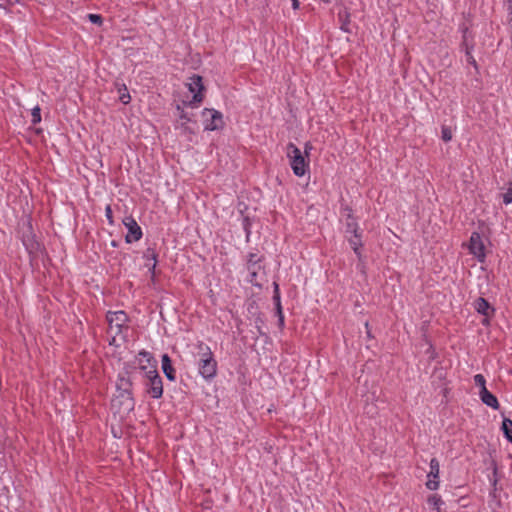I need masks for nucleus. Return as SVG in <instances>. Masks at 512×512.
Returning <instances> with one entry per match:
<instances>
[{
  "label": "nucleus",
  "mask_w": 512,
  "mask_h": 512,
  "mask_svg": "<svg viewBox=\"0 0 512 512\" xmlns=\"http://www.w3.org/2000/svg\"><path fill=\"white\" fill-rule=\"evenodd\" d=\"M203 118L205 122V129L216 130L223 125L222 114L213 109H205L203 111Z\"/></svg>",
  "instance_id": "nucleus-7"
},
{
  "label": "nucleus",
  "mask_w": 512,
  "mask_h": 512,
  "mask_svg": "<svg viewBox=\"0 0 512 512\" xmlns=\"http://www.w3.org/2000/svg\"><path fill=\"white\" fill-rule=\"evenodd\" d=\"M348 241L355 254L360 258V247H362L363 245L361 241V236L358 233L353 234V237L348 238Z\"/></svg>",
  "instance_id": "nucleus-17"
},
{
  "label": "nucleus",
  "mask_w": 512,
  "mask_h": 512,
  "mask_svg": "<svg viewBox=\"0 0 512 512\" xmlns=\"http://www.w3.org/2000/svg\"><path fill=\"white\" fill-rule=\"evenodd\" d=\"M124 92H121V89H119V92H120V96H119V100L123 103V104H128L130 102V95L129 93L127 92V89L126 87L124 86Z\"/></svg>",
  "instance_id": "nucleus-26"
},
{
  "label": "nucleus",
  "mask_w": 512,
  "mask_h": 512,
  "mask_svg": "<svg viewBox=\"0 0 512 512\" xmlns=\"http://www.w3.org/2000/svg\"><path fill=\"white\" fill-rule=\"evenodd\" d=\"M475 309L478 313L489 316L490 305L484 298H478L474 304Z\"/></svg>",
  "instance_id": "nucleus-16"
},
{
  "label": "nucleus",
  "mask_w": 512,
  "mask_h": 512,
  "mask_svg": "<svg viewBox=\"0 0 512 512\" xmlns=\"http://www.w3.org/2000/svg\"><path fill=\"white\" fill-rule=\"evenodd\" d=\"M292 1V6L294 9H297L299 7V1L298 0H291Z\"/></svg>",
  "instance_id": "nucleus-32"
},
{
  "label": "nucleus",
  "mask_w": 512,
  "mask_h": 512,
  "mask_svg": "<svg viewBox=\"0 0 512 512\" xmlns=\"http://www.w3.org/2000/svg\"><path fill=\"white\" fill-rule=\"evenodd\" d=\"M366 413L369 414L370 416H373L374 414H376V409L374 407H366Z\"/></svg>",
  "instance_id": "nucleus-30"
},
{
  "label": "nucleus",
  "mask_w": 512,
  "mask_h": 512,
  "mask_svg": "<svg viewBox=\"0 0 512 512\" xmlns=\"http://www.w3.org/2000/svg\"><path fill=\"white\" fill-rule=\"evenodd\" d=\"M346 232L351 234L358 233V224L354 221L351 215L348 216V221L346 223Z\"/></svg>",
  "instance_id": "nucleus-21"
},
{
  "label": "nucleus",
  "mask_w": 512,
  "mask_h": 512,
  "mask_svg": "<svg viewBox=\"0 0 512 512\" xmlns=\"http://www.w3.org/2000/svg\"><path fill=\"white\" fill-rule=\"evenodd\" d=\"M105 212H106V217L108 218L109 222L112 223V209L111 207L108 205L105 209Z\"/></svg>",
  "instance_id": "nucleus-29"
},
{
  "label": "nucleus",
  "mask_w": 512,
  "mask_h": 512,
  "mask_svg": "<svg viewBox=\"0 0 512 512\" xmlns=\"http://www.w3.org/2000/svg\"><path fill=\"white\" fill-rule=\"evenodd\" d=\"M144 257L147 260L146 266L149 270L154 271L157 263V255L155 251L151 248H148L144 253Z\"/></svg>",
  "instance_id": "nucleus-15"
},
{
  "label": "nucleus",
  "mask_w": 512,
  "mask_h": 512,
  "mask_svg": "<svg viewBox=\"0 0 512 512\" xmlns=\"http://www.w3.org/2000/svg\"><path fill=\"white\" fill-rule=\"evenodd\" d=\"M191 121V117L187 114H185L183 111H181V114L179 115V123L182 128L185 130L192 131L190 127L187 126V124Z\"/></svg>",
  "instance_id": "nucleus-22"
},
{
  "label": "nucleus",
  "mask_w": 512,
  "mask_h": 512,
  "mask_svg": "<svg viewBox=\"0 0 512 512\" xmlns=\"http://www.w3.org/2000/svg\"><path fill=\"white\" fill-rule=\"evenodd\" d=\"M161 362H162V370H163L165 376L170 381H174L175 378H176V376H175V369L172 366L170 357L167 354H164L162 356Z\"/></svg>",
  "instance_id": "nucleus-13"
},
{
  "label": "nucleus",
  "mask_w": 512,
  "mask_h": 512,
  "mask_svg": "<svg viewBox=\"0 0 512 512\" xmlns=\"http://www.w3.org/2000/svg\"><path fill=\"white\" fill-rule=\"evenodd\" d=\"M124 225L128 229V233L125 237L126 242L131 243L133 241H138L142 237V230L132 217L126 218L124 220Z\"/></svg>",
  "instance_id": "nucleus-9"
},
{
  "label": "nucleus",
  "mask_w": 512,
  "mask_h": 512,
  "mask_svg": "<svg viewBox=\"0 0 512 512\" xmlns=\"http://www.w3.org/2000/svg\"><path fill=\"white\" fill-rule=\"evenodd\" d=\"M87 18L93 24H97V25H101L102 24V17H101V15H98V14H88Z\"/></svg>",
  "instance_id": "nucleus-27"
},
{
  "label": "nucleus",
  "mask_w": 512,
  "mask_h": 512,
  "mask_svg": "<svg viewBox=\"0 0 512 512\" xmlns=\"http://www.w3.org/2000/svg\"><path fill=\"white\" fill-rule=\"evenodd\" d=\"M107 321L111 334L110 344L118 346V337L121 336L123 329H128L126 326L128 317L124 311L108 312Z\"/></svg>",
  "instance_id": "nucleus-2"
},
{
  "label": "nucleus",
  "mask_w": 512,
  "mask_h": 512,
  "mask_svg": "<svg viewBox=\"0 0 512 512\" xmlns=\"http://www.w3.org/2000/svg\"><path fill=\"white\" fill-rule=\"evenodd\" d=\"M311 149H312V145H311V143L307 142V143L305 144V151H304V153H305V155H306V156L309 154V151H310Z\"/></svg>",
  "instance_id": "nucleus-31"
},
{
  "label": "nucleus",
  "mask_w": 512,
  "mask_h": 512,
  "mask_svg": "<svg viewBox=\"0 0 512 512\" xmlns=\"http://www.w3.org/2000/svg\"><path fill=\"white\" fill-rule=\"evenodd\" d=\"M31 116L33 124L39 123L41 121L40 108L38 106L32 109Z\"/></svg>",
  "instance_id": "nucleus-24"
},
{
  "label": "nucleus",
  "mask_w": 512,
  "mask_h": 512,
  "mask_svg": "<svg viewBox=\"0 0 512 512\" xmlns=\"http://www.w3.org/2000/svg\"><path fill=\"white\" fill-rule=\"evenodd\" d=\"M275 285V294H274V301L276 303V308H277V313L279 315V323L280 325H283V322H284V317L282 315V311H281V304H280V295H279V290H278V284L274 283Z\"/></svg>",
  "instance_id": "nucleus-18"
},
{
  "label": "nucleus",
  "mask_w": 512,
  "mask_h": 512,
  "mask_svg": "<svg viewBox=\"0 0 512 512\" xmlns=\"http://www.w3.org/2000/svg\"><path fill=\"white\" fill-rule=\"evenodd\" d=\"M427 502L435 512H441V505L443 504V501L439 496L431 495Z\"/></svg>",
  "instance_id": "nucleus-20"
},
{
  "label": "nucleus",
  "mask_w": 512,
  "mask_h": 512,
  "mask_svg": "<svg viewBox=\"0 0 512 512\" xmlns=\"http://www.w3.org/2000/svg\"><path fill=\"white\" fill-rule=\"evenodd\" d=\"M130 382L128 379L120 378L118 383L119 394L112 400V406L123 410V412H129L134 408V401L130 391Z\"/></svg>",
  "instance_id": "nucleus-3"
},
{
  "label": "nucleus",
  "mask_w": 512,
  "mask_h": 512,
  "mask_svg": "<svg viewBox=\"0 0 512 512\" xmlns=\"http://www.w3.org/2000/svg\"><path fill=\"white\" fill-rule=\"evenodd\" d=\"M135 362L138 364L139 369L144 373V377H146V371L150 370L151 368L156 369V361L153 359L149 352H139Z\"/></svg>",
  "instance_id": "nucleus-10"
},
{
  "label": "nucleus",
  "mask_w": 512,
  "mask_h": 512,
  "mask_svg": "<svg viewBox=\"0 0 512 512\" xmlns=\"http://www.w3.org/2000/svg\"><path fill=\"white\" fill-rule=\"evenodd\" d=\"M441 134V138L445 142H448L452 139V130L447 126H442Z\"/></svg>",
  "instance_id": "nucleus-23"
},
{
  "label": "nucleus",
  "mask_w": 512,
  "mask_h": 512,
  "mask_svg": "<svg viewBox=\"0 0 512 512\" xmlns=\"http://www.w3.org/2000/svg\"><path fill=\"white\" fill-rule=\"evenodd\" d=\"M502 430L507 440L512 443V420L505 418L502 422Z\"/></svg>",
  "instance_id": "nucleus-19"
},
{
  "label": "nucleus",
  "mask_w": 512,
  "mask_h": 512,
  "mask_svg": "<svg viewBox=\"0 0 512 512\" xmlns=\"http://www.w3.org/2000/svg\"><path fill=\"white\" fill-rule=\"evenodd\" d=\"M479 396H480L482 402L484 404H486L487 406H489L493 409L499 408V403H498L497 398L492 393H490L487 389H481L479 391Z\"/></svg>",
  "instance_id": "nucleus-12"
},
{
  "label": "nucleus",
  "mask_w": 512,
  "mask_h": 512,
  "mask_svg": "<svg viewBox=\"0 0 512 512\" xmlns=\"http://www.w3.org/2000/svg\"><path fill=\"white\" fill-rule=\"evenodd\" d=\"M186 86L188 90L193 94V98L189 102V105L198 104L202 102L204 98V85L202 83V77L198 75H193L188 79Z\"/></svg>",
  "instance_id": "nucleus-6"
},
{
  "label": "nucleus",
  "mask_w": 512,
  "mask_h": 512,
  "mask_svg": "<svg viewBox=\"0 0 512 512\" xmlns=\"http://www.w3.org/2000/svg\"><path fill=\"white\" fill-rule=\"evenodd\" d=\"M195 357L198 358L199 373L205 379H211L216 375L217 363L208 345L200 342L196 346Z\"/></svg>",
  "instance_id": "nucleus-1"
},
{
  "label": "nucleus",
  "mask_w": 512,
  "mask_h": 512,
  "mask_svg": "<svg viewBox=\"0 0 512 512\" xmlns=\"http://www.w3.org/2000/svg\"><path fill=\"white\" fill-rule=\"evenodd\" d=\"M439 476V462L437 459L433 458L430 461V471L428 477H433V479H429L426 483V486L430 490H436L439 486V482L436 480Z\"/></svg>",
  "instance_id": "nucleus-11"
},
{
  "label": "nucleus",
  "mask_w": 512,
  "mask_h": 512,
  "mask_svg": "<svg viewBox=\"0 0 512 512\" xmlns=\"http://www.w3.org/2000/svg\"><path fill=\"white\" fill-rule=\"evenodd\" d=\"M287 157L290 160V166L296 176H303L308 168V162L298 147L289 143L286 148Z\"/></svg>",
  "instance_id": "nucleus-4"
},
{
  "label": "nucleus",
  "mask_w": 512,
  "mask_h": 512,
  "mask_svg": "<svg viewBox=\"0 0 512 512\" xmlns=\"http://www.w3.org/2000/svg\"><path fill=\"white\" fill-rule=\"evenodd\" d=\"M503 202L505 204L512 203V183L510 184V187L508 188L507 192L503 194Z\"/></svg>",
  "instance_id": "nucleus-28"
},
{
  "label": "nucleus",
  "mask_w": 512,
  "mask_h": 512,
  "mask_svg": "<svg viewBox=\"0 0 512 512\" xmlns=\"http://www.w3.org/2000/svg\"><path fill=\"white\" fill-rule=\"evenodd\" d=\"M258 259H256V256L251 254L250 258L248 260V269L250 271L251 279L250 281L252 283H256V277L258 274V269L260 268L257 266Z\"/></svg>",
  "instance_id": "nucleus-14"
},
{
  "label": "nucleus",
  "mask_w": 512,
  "mask_h": 512,
  "mask_svg": "<svg viewBox=\"0 0 512 512\" xmlns=\"http://www.w3.org/2000/svg\"><path fill=\"white\" fill-rule=\"evenodd\" d=\"M147 379V392L153 397V398H160L163 394V385L161 377L159 376L157 369L151 368L150 370L146 371V377Z\"/></svg>",
  "instance_id": "nucleus-5"
},
{
  "label": "nucleus",
  "mask_w": 512,
  "mask_h": 512,
  "mask_svg": "<svg viewBox=\"0 0 512 512\" xmlns=\"http://www.w3.org/2000/svg\"><path fill=\"white\" fill-rule=\"evenodd\" d=\"M470 253L473 254L480 262L485 259V246L481 239V236L474 232L470 237L469 242Z\"/></svg>",
  "instance_id": "nucleus-8"
},
{
  "label": "nucleus",
  "mask_w": 512,
  "mask_h": 512,
  "mask_svg": "<svg viewBox=\"0 0 512 512\" xmlns=\"http://www.w3.org/2000/svg\"><path fill=\"white\" fill-rule=\"evenodd\" d=\"M474 382H475V384H476L477 386H479V387H480V390H481V389H487V388H486V385H485V384H486V381H485V378H484V376H483V375H481V374H477V375H475V376H474Z\"/></svg>",
  "instance_id": "nucleus-25"
}]
</instances>
